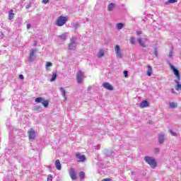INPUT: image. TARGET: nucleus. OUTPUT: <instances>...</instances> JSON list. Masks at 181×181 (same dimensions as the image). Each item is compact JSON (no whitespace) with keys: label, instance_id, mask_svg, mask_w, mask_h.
<instances>
[{"label":"nucleus","instance_id":"nucleus-12","mask_svg":"<svg viewBox=\"0 0 181 181\" xmlns=\"http://www.w3.org/2000/svg\"><path fill=\"white\" fill-rule=\"evenodd\" d=\"M158 142L160 144H163V142H165V134H163V133H160L158 135Z\"/></svg>","mask_w":181,"mask_h":181},{"label":"nucleus","instance_id":"nucleus-44","mask_svg":"<svg viewBox=\"0 0 181 181\" xmlns=\"http://www.w3.org/2000/svg\"><path fill=\"white\" fill-rule=\"evenodd\" d=\"M90 90H91V86L88 87V91H90Z\"/></svg>","mask_w":181,"mask_h":181},{"label":"nucleus","instance_id":"nucleus-38","mask_svg":"<svg viewBox=\"0 0 181 181\" xmlns=\"http://www.w3.org/2000/svg\"><path fill=\"white\" fill-rule=\"evenodd\" d=\"M154 54L155 56L158 57V49L155 48L154 49Z\"/></svg>","mask_w":181,"mask_h":181},{"label":"nucleus","instance_id":"nucleus-1","mask_svg":"<svg viewBox=\"0 0 181 181\" xmlns=\"http://www.w3.org/2000/svg\"><path fill=\"white\" fill-rule=\"evenodd\" d=\"M144 160L146 162V163L150 165L153 169H155V168L157 166L156 160L153 157L146 156L144 157Z\"/></svg>","mask_w":181,"mask_h":181},{"label":"nucleus","instance_id":"nucleus-34","mask_svg":"<svg viewBox=\"0 0 181 181\" xmlns=\"http://www.w3.org/2000/svg\"><path fill=\"white\" fill-rule=\"evenodd\" d=\"M160 151V150L159 149V148H156L154 149V153L158 154V153H159Z\"/></svg>","mask_w":181,"mask_h":181},{"label":"nucleus","instance_id":"nucleus-41","mask_svg":"<svg viewBox=\"0 0 181 181\" xmlns=\"http://www.w3.org/2000/svg\"><path fill=\"white\" fill-rule=\"evenodd\" d=\"M136 35H142V31H137Z\"/></svg>","mask_w":181,"mask_h":181},{"label":"nucleus","instance_id":"nucleus-40","mask_svg":"<svg viewBox=\"0 0 181 181\" xmlns=\"http://www.w3.org/2000/svg\"><path fill=\"white\" fill-rule=\"evenodd\" d=\"M47 2H49V0H42V3L45 4H47Z\"/></svg>","mask_w":181,"mask_h":181},{"label":"nucleus","instance_id":"nucleus-31","mask_svg":"<svg viewBox=\"0 0 181 181\" xmlns=\"http://www.w3.org/2000/svg\"><path fill=\"white\" fill-rule=\"evenodd\" d=\"M169 132H170V134H171V135H172L173 136H176V135H177L176 132H174L172 131L171 129L169 130Z\"/></svg>","mask_w":181,"mask_h":181},{"label":"nucleus","instance_id":"nucleus-2","mask_svg":"<svg viewBox=\"0 0 181 181\" xmlns=\"http://www.w3.org/2000/svg\"><path fill=\"white\" fill-rule=\"evenodd\" d=\"M68 47L69 50H76V47H77V37H72L71 38Z\"/></svg>","mask_w":181,"mask_h":181},{"label":"nucleus","instance_id":"nucleus-23","mask_svg":"<svg viewBox=\"0 0 181 181\" xmlns=\"http://www.w3.org/2000/svg\"><path fill=\"white\" fill-rule=\"evenodd\" d=\"M79 177L81 180H84V177H86V173L84 172L81 171L79 173Z\"/></svg>","mask_w":181,"mask_h":181},{"label":"nucleus","instance_id":"nucleus-11","mask_svg":"<svg viewBox=\"0 0 181 181\" xmlns=\"http://www.w3.org/2000/svg\"><path fill=\"white\" fill-rule=\"evenodd\" d=\"M139 107L140 108H146L149 107V102L144 100L140 103Z\"/></svg>","mask_w":181,"mask_h":181},{"label":"nucleus","instance_id":"nucleus-18","mask_svg":"<svg viewBox=\"0 0 181 181\" xmlns=\"http://www.w3.org/2000/svg\"><path fill=\"white\" fill-rule=\"evenodd\" d=\"M138 43L141 46V47H146V45H145V42L142 41V38H139L137 40Z\"/></svg>","mask_w":181,"mask_h":181},{"label":"nucleus","instance_id":"nucleus-8","mask_svg":"<svg viewBox=\"0 0 181 181\" xmlns=\"http://www.w3.org/2000/svg\"><path fill=\"white\" fill-rule=\"evenodd\" d=\"M69 175L71 177V179L73 180H76L77 179V176L76 175V172L74 171V168H71L69 170Z\"/></svg>","mask_w":181,"mask_h":181},{"label":"nucleus","instance_id":"nucleus-16","mask_svg":"<svg viewBox=\"0 0 181 181\" xmlns=\"http://www.w3.org/2000/svg\"><path fill=\"white\" fill-rule=\"evenodd\" d=\"M115 8V4L111 3L107 6V11H109V12H111V11H112V9H114Z\"/></svg>","mask_w":181,"mask_h":181},{"label":"nucleus","instance_id":"nucleus-22","mask_svg":"<svg viewBox=\"0 0 181 181\" xmlns=\"http://www.w3.org/2000/svg\"><path fill=\"white\" fill-rule=\"evenodd\" d=\"M56 78H57V74L56 72H53L52 78L50 79V81L51 82L54 81V80H56Z\"/></svg>","mask_w":181,"mask_h":181},{"label":"nucleus","instance_id":"nucleus-19","mask_svg":"<svg viewBox=\"0 0 181 181\" xmlns=\"http://www.w3.org/2000/svg\"><path fill=\"white\" fill-rule=\"evenodd\" d=\"M60 91L62 93V96L64 97V100H67V96L66 95V90L64 88H60Z\"/></svg>","mask_w":181,"mask_h":181},{"label":"nucleus","instance_id":"nucleus-13","mask_svg":"<svg viewBox=\"0 0 181 181\" xmlns=\"http://www.w3.org/2000/svg\"><path fill=\"white\" fill-rule=\"evenodd\" d=\"M76 158H78V160H81V162H84L86 160V156L84 155L80 154V153H77L76 154Z\"/></svg>","mask_w":181,"mask_h":181},{"label":"nucleus","instance_id":"nucleus-6","mask_svg":"<svg viewBox=\"0 0 181 181\" xmlns=\"http://www.w3.org/2000/svg\"><path fill=\"white\" fill-rule=\"evenodd\" d=\"M83 76H84V72H83L82 71H78L77 72L76 80L78 84H81V83H83Z\"/></svg>","mask_w":181,"mask_h":181},{"label":"nucleus","instance_id":"nucleus-21","mask_svg":"<svg viewBox=\"0 0 181 181\" xmlns=\"http://www.w3.org/2000/svg\"><path fill=\"white\" fill-rule=\"evenodd\" d=\"M148 70H147V76H152V66H148Z\"/></svg>","mask_w":181,"mask_h":181},{"label":"nucleus","instance_id":"nucleus-37","mask_svg":"<svg viewBox=\"0 0 181 181\" xmlns=\"http://www.w3.org/2000/svg\"><path fill=\"white\" fill-rule=\"evenodd\" d=\"M124 77H128V71H124L123 72Z\"/></svg>","mask_w":181,"mask_h":181},{"label":"nucleus","instance_id":"nucleus-33","mask_svg":"<svg viewBox=\"0 0 181 181\" xmlns=\"http://www.w3.org/2000/svg\"><path fill=\"white\" fill-rule=\"evenodd\" d=\"M73 27L74 28V29H77L78 28H80V24L75 23L74 24Z\"/></svg>","mask_w":181,"mask_h":181},{"label":"nucleus","instance_id":"nucleus-32","mask_svg":"<svg viewBox=\"0 0 181 181\" xmlns=\"http://www.w3.org/2000/svg\"><path fill=\"white\" fill-rule=\"evenodd\" d=\"M53 180V176L52 175H49L47 177V181H52Z\"/></svg>","mask_w":181,"mask_h":181},{"label":"nucleus","instance_id":"nucleus-35","mask_svg":"<svg viewBox=\"0 0 181 181\" xmlns=\"http://www.w3.org/2000/svg\"><path fill=\"white\" fill-rule=\"evenodd\" d=\"M173 57V51H170L169 54H168V57Z\"/></svg>","mask_w":181,"mask_h":181},{"label":"nucleus","instance_id":"nucleus-25","mask_svg":"<svg viewBox=\"0 0 181 181\" xmlns=\"http://www.w3.org/2000/svg\"><path fill=\"white\" fill-rule=\"evenodd\" d=\"M169 106H170L171 108L174 109V108H176V107H177V103H173V102H170V103H169Z\"/></svg>","mask_w":181,"mask_h":181},{"label":"nucleus","instance_id":"nucleus-5","mask_svg":"<svg viewBox=\"0 0 181 181\" xmlns=\"http://www.w3.org/2000/svg\"><path fill=\"white\" fill-rule=\"evenodd\" d=\"M169 66H170V70H172L175 76H177V78H178V81H179V80H180V73L179 72V70H177V69H176V67H175V66H173L172 64H169Z\"/></svg>","mask_w":181,"mask_h":181},{"label":"nucleus","instance_id":"nucleus-4","mask_svg":"<svg viewBox=\"0 0 181 181\" xmlns=\"http://www.w3.org/2000/svg\"><path fill=\"white\" fill-rule=\"evenodd\" d=\"M115 52L117 59H122V57H124V53H122V49H121V47H119V45H115Z\"/></svg>","mask_w":181,"mask_h":181},{"label":"nucleus","instance_id":"nucleus-42","mask_svg":"<svg viewBox=\"0 0 181 181\" xmlns=\"http://www.w3.org/2000/svg\"><path fill=\"white\" fill-rule=\"evenodd\" d=\"M171 93L173 94H176V93L175 92V89H173V88L171 89Z\"/></svg>","mask_w":181,"mask_h":181},{"label":"nucleus","instance_id":"nucleus-43","mask_svg":"<svg viewBox=\"0 0 181 181\" xmlns=\"http://www.w3.org/2000/svg\"><path fill=\"white\" fill-rule=\"evenodd\" d=\"M30 24H27V29H30Z\"/></svg>","mask_w":181,"mask_h":181},{"label":"nucleus","instance_id":"nucleus-10","mask_svg":"<svg viewBox=\"0 0 181 181\" xmlns=\"http://www.w3.org/2000/svg\"><path fill=\"white\" fill-rule=\"evenodd\" d=\"M35 53H36L35 49H30V56L28 58L29 62H33V60H34L33 57L35 56Z\"/></svg>","mask_w":181,"mask_h":181},{"label":"nucleus","instance_id":"nucleus-30","mask_svg":"<svg viewBox=\"0 0 181 181\" xmlns=\"http://www.w3.org/2000/svg\"><path fill=\"white\" fill-rule=\"evenodd\" d=\"M129 42L132 45H135V37H130Z\"/></svg>","mask_w":181,"mask_h":181},{"label":"nucleus","instance_id":"nucleus-27","mask_svg":"<svg viewBox=\"0 0 181 181\" xmlns=\"http://www.w3.org/2000/svg\"><path fill=\"white\" fill-rule=\"evenodd\" d=\"M116 26L119 30H121V29H122V28H124V24H122V23H119L116 24Z\"/></svg>","mask_w":181,"mask_h":181},{"label":"nucleus","instance_id":"nucleus-7","mask_svg":"<svg viewBox=\"0 0 181 181\" xmlns=\"http://www.w3.org/2000/svg\"><path fill=\"white\" fill-rule=\"evenodd\" d=\"M29 139H35L36 138V133L33 129H30V131L28 132Z\"/></svg>","mask_w":181,"mask_h":181},{"label":"nucleus","instance_id":"nucleus-36","mask_svg":"<svg viewBox=\"0 0 181 181\" xmlns=\"http://www.w3.org/2000/svg\"><path fill=\"white\" fill-rule=\"evenodd\" d=\"M52 62H47V64H46L47 67H52Z\"/></svg>","mask_w":181,"mask_h":181},{"label":"nucleus","instance_id":"nucleus-14","mask_svg":"<svg viewBox=\"0 0 181 181\" xmlns=\"http://www.w3.org/2000/svg\"><path fill=\"white\" fill-rule=\"evenodd\" d=\"M105 54V52H104V49H101L98 51L97 54V57H98V59H101V57H104Z\"/></svg>","mask_w":181,"mask_h":181},{"label":"nucleus","instance_id":"nucleus-9","mask_svg":"<svg viewBox=\"0 0 181 181\" xmlns=\"http://www.w3.org/2000/svg\"><path fill=\"white\" fill-rule=\"evenodd\" d=\"M103 87H104V88H106V90H109V91H112V90H114V87H112L111 84H110V83L108 82L104 83L103 84Z\"/></svg>","mask_w":181,"mask_h":181},{"label":"nucleus","instance_id":"nucleus-39","mask_svg":"<svg viewBox=\"0 0 181 181\" xmlns=\"http://www.w3.org/2000/svg\"><path fill=\"white\" fill-rule=\"evenodd\" d=\"M19 78H21V80H23V78H24L23 75L20 74L19 75Z\"/></svg>","mask_w":181,"mask_h":181},{"label":"nucleus","instance_id":"nucleus-28","mask_svg":"<svg viewBox=\"0 0 181 181\" xmlns=\"http://www.w3.org/2000/svg\"><path fill=\"white\" fill-rule=\"evenodd\" d=\"M42 105H44V107H45V108H47V107H49V101H47V100H44L42 102Z\"/></svg>","mask_w":181,"mask_h":181},{"label":"nucleus","instance_id":"nucleus-15","mask_svg":"<svg viewBox=\"0 0 181 181\" xmlns=\"http://www.w3.org/2000/svg\"><path fill=\"white\" fill-rule=\"evenodd\" d=\"M55 168L57 170H62V164L60 163V160H57L55 161Z\"/></svg>","mask_w":181,"mask_h":181},{"label":"nucleus","instance_id":"nucleus-17","mask_svg":"<svg viewBox=\"0 0 181 181\" xmlns=\"http://www.w3.org/2000/svg\"><path fill=\"white\" fill-rule=\"evenodd\" d=\"M67 35H69V33H64V34L59 35L58 37H60L62 40H66L67 39Z\"/></svg>","mask_w":181,"mask_h":181},{"label":"nucleus","instance_id":"nucleus-24","mask_svg":"<svg viewBox=\"0 0 181 181\" xmlns=\"http://www.w3.org/2000/svg\"><path fill=\"white\" fill-rule=\"evenodd\" d=\"M175 2H177V0H168V1L165 2V5L168 6L170 4H175Z\"/></svg>","mask_w":181,"mask_h":181},{"label":"nucleus","instance_id":"nucleus-26","mask_svg":"<svg viewBox=\"0 0 181 181\" xmlns=\"http://www.w3.org/2000/svg\"><path fill=\"white\" fill-rule=\"evenodd\" d=\"M175 82L177 83V86L175 87V90L178 91L179 90H181V84L179 83V81L175 80Z\"/></svg>","mask_w":181,"mask_h":181},{"label":"nucleus","instance_id":"nucleus-20","mask_svg":"<svg viewBox=\"0 0 181 181\" xmlns=\"http://www.w3.org/2000/svg\"><path fill=\"white\" fill-rule=\"evenodd\" d=\"M14 13H13V10H11L8 14V19L9 21H12V19H13V16H14Z\"/></svg>","mask_w":181,"mask_h":181},{"label":"nucleus","instance_id":"nucleus-3","mask_svg":"<svg viewBox=\"0 0 181 181\" xmlns=\"http://www.w3.org/2000/svg\"><path fill=\"white\" fill-rule=\"evenodd\" d=\"M67 22V17L60 16L56 21L57 26H63Z\"/></svg>","mask_w":181,"mask_h":181},{"label":"nucleus","instance_id":"nucleus-29","mask_svg":"<svg viewBox=\"0 0 181 181\" xmlns=\"http://www.w3.org/2000/svg\"><path fill=\"white\" fill-rule=\"evenodd\" d=\"M43 101H45L43 98H37L35 99V103H42Z\"/></svg>","mask_w":181,"mask_h":181}]
</instances>
